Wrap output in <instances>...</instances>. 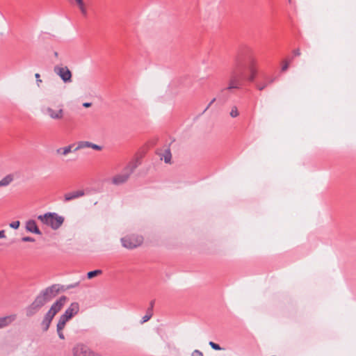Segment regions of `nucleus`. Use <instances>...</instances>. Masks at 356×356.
I'll use <instances>...</instances> for the list:
<instances>
[{"label": "nucleus", "mask_w": 356, "mask_h": 356, "mask_svg": "<svg viewBox=\"0 0 356 356\" xmlns=\"http://www.w3.org/2000/svg\"><path fill=\"white\" fill-rule=\"evenodd\" d=\"M257 71V60L251 51L238 53L234 58L227 86L221 90L220 95L240 89L244 79L252 82Z\"/></svg>", "instance_id": "nucleus-1"}, {"label": "nucleus", "mask_w": 356, "mask_h": 356, "mask_svg": "<svg viewBox=\"0 0 356 356\" xmlns=\"http://www.w3.org/2000/svg\"><path fill=\"white\" fill-rule=\"evenodd\" d=\"M67 300V297L63 296L51 305V308L45 314L44 319L41 323V326L43 331L48 330L54 317L65 305Z\"/></svg>", "instance_id": "nucleus-2"}, {"label": "nucleus", "mask_w": 356, "mask_h": 356, "mask_svg": "<svg viewBox=\"0 0 356 356\" xmlns=\"http://www.w3.org/2000/svg\"><path fill=\"white\" fill-rule=\"evenodd\" d=\"M38 219L54 230L58 229L64 222V218L56 213H46L44 215H40L38 216Z\"/></svg>", "instance_id": "nucleus-3"}, {"label": "nucleus", "mask_w": 356, "mask_h": 356, "mask_svg": "<svg viewBox=\"0 0 356 356\" xmlns=\"http://www.w3.org/2000/svg\"><path fill=\"white\" fill-rule=\"evenodd\" d=\"M136 167L137 165L135 163H129L122 173L116 175L112 178V183L115 185H120L125 183Z\"/></svg>", "instance_id": "nucleus-4"}, {"label": "nucleus", "mask_w": 356, "mask_h": 356, "mask_svg": "<svg viewBox=\"0 0 356 356\" xmlns=\"http://www.w3.org/2000/svg\"><path fill=\"white\" fill-rule=\"evenodd\" d=\"M123 247L133 249L140 246L143 242V238L139 235H129L121 238Z\"/></svg>", "instance_id": "nucleus-5"}, {"label": "nucleus", "mask_w": 356, "mask_h": 356, "mask_svg": "<svg viewBox=\"0 0 356 356\" xmlns=\"http://www.w3.org/2000/svg\"><path fill=\"white\" fill-rule=\"evenodd\" d=\"M47 302L44 296L40 293L35 298L31 305L26 309V315L31 316L35 314L41 307H42Z\"/></svg>", "instance_id": "nucleus-6"}, {"label": "nucleus", "mask_w": 356, "mask_h": 356, "mask_svg": "<svg viewBox=\"0 0 356 356\" xmlns=\"http://www.w3.org/2000/svg\"><path fill=\"white\" fill-rule=\"evenodd\" d=\"M54 73L58 75L64 83H71L72 74L67 66L57 65L54 67Z\"/></svg>", "instance_id": "nucleus-7"}, {"label": "nucleus", "mask_w": 356, "mask_h": 356, "mask_svg": "<svg viewBox=\"0 0 356 356\" xmlns=\"http://www.w3.org/2000/svg\"><path fill=\"white\" fill-rule=\"evenodd\" d=\"M73 356H100L94 353L88 346L83 343H77L72 348Z\"/></svg>", "instance_id": "nucleus-8"}, {"label": "nucleus", "mask_w": 356, "mask_h": 356, "mask_svg": "<svg viewBox=\"0 0 356 356\" xmlns=\"http://www.w3.org/2000/svg\"><path fill=\"white\" fill-rule=\"evenodd\" d=\"M79 311V305L78 302H72L65 310L63 314L60 316L59 321L66 324L74 316L78 314Z\"/></svg>", "instance_id": "nucleus-9"}, {"label": "nucleus", "mask_w": 356, "mask_h": 356, "mask_svg": "<svg viewBox=\"0 0 356 356\" xmlns=\"http://www.w3.org/2000/svg\"><path fill=\"white\" fill-rule=\"evenodd\" d=\"M60 290V286L58 284H54L42 291L41 293L46 298V300L49 302L58 295Z\"/></svg>", "instance_id": "nucleus-10"}, {"label": "nucleus", "mask_w": 356, "mask_h": 356, "mask_svg": "<svg viewBox=\"0 0 356 356\" xmlns=\"http://www.w3.org/2000/svg\"><path fill=\"white\" fill-rule=\"evenodd\" d=\"M46 113L53 120H61L64 116V111L62 106H58L57 109L47 107L45 109Z\"/></svg>", "instance_id": "nucleus-11"}, {"label": "nucleus", "mask_w": 356, "mask_h": 356, "mask_svg": "<svg viewBox=\"0 0 356 356\" xmlns=\"http://www.w3.org/2000/svg\"><path fill=\"white\" fill-rule=\"evenodd\" d=\"M85 195V193L83 190L74 191L69 193H67L64 195V201L70 202L79 197H83Z\"/></svg>", "instance_id": "nucleus-12"}, {"label": "nucleus", "mask_w": 356, "mask_h": 356, "mask_svg": "<svg viewBox=\"0 0 356 356\" xmlns=\"http://www.w3.org/2000/svg\"><path fill=\"white\" fill-rule=\"evenodd\" d=\"M92 148L95 150L100 151L102 149V146H99L98 145L94 144L89 141H80L77 144V147L75 148V151L84 149V148Z\"/></svg>", "instance_id": "nucleus-13"}, {"label": "nucleus", "mask_w": 356, "mask_h": 356, "mask_svg": "<svg viewBox=\"0 0 356 356\" xmlns=\"http://www.w3.org/2000/svg\"><path fill=\"white\" fill-rule=\"evenodd\" d=\"M71 4H76L82 16H88V8L83 0H67Z\"/></svg>", "instance_id": "nucleus-14"}, {"label": "nucleus", "mask_w": 356, "mask_h": 356, "mask_svg": "<svg viewBox=\"0 0 356 356\" xmlns=\"http://www.w3.org/2000/svg\"><path fill=\"white\" fill-rule=\"evenodd\" d=\"M26 230L29 232L41 235L42 232L38 229L36 222L34 220H29L26 222Z\"/></svg>", "instance_id": "nucleus-15"}, {"label": "nucleus", "mask_w": 356, "mask_h": 356, "mask_svg": "<svg viewBox=\"0 0 356 356\" xmlns=\"http://www.w3.org/2000/svg\"><path fill=\"white\" fill-rule=\"evenodd\" d=\"M16 319L15 314H11L3 317H0V329L10 325Z\"/></svg>", "instance_id": "nucleus-16"}, {"label": "nucleus", "mask_w": 356, "mask_h": 356, "mask_svg": "<svg viewBox=\"0 0 356 356\" xmlns=\"http://www.w3.org/2000/svg\"><path fill=\"white\" fill-rule=\"evenodd\" d=\"M154 300H152L149 303V307L147 309L146 314L142 318L141 323L148 321L153 316V307L154 305Z\"/></svg>", "instance_id": "nucleus-17"}, {"label": "nucleus", "mask_w": 356, "mask_h": 356, "mask_svg": "<svg viewBox=\"0 0 356 356\" xmlns=\"http://www.w3.org/2000/svg\"><path fill=\"white\" fill-rule=\"evenodd\" d=\"M13 181V176L8 175L0 181V187L8 186Z\"/></svg>", "instance_id": "nucleus-18"}, {"label": "nucleus", "mask_w": 356, "mask_h": 356, "mask_svg": "<svg viewBox=\"0 0 356 356\" xmlns=\"http://www.w3.org/2000/svg\"><path fill=\"white\" fill-rule=\"evenodd\" d=\"M72 146H73L72 145H70L64 147L58 148L56 150V152L58 154L66 156L67 154H68L69 153H70L72 152Z\"/></svg>", "instance_id": "nucleus-19"}, {"label": "nucleus", "mask_w": 356, "mask_h": 356, "mask_svg": "<svg viewBox=\"0 0 356 356\" xmlns=\"http://www.w3.org/2000/svg\"><path fill=\"white\" fill-rule=\"evenodd\" d=\"M65 323L58 321V324H57V332H58V337L60 339H65V336L63 332V330L65 328Z\"/></svg>", "instance_id": "nucleus-20"}, {"label": "nucleus", "mask_w": 356, "mask_h": 356, "mask_svg": "<svg viewBox=\"0 0 356 356\" xmlns=\"http://www.w3.org/2000/svg\"><path fill=\"white\" fill-rule=\"evenodd\" d=\"M102 273V270H95L93 271H90L87 274V277L88 279H92L96 276L100 275Z\"/></svg>", "instance_id": "nucleus-21"}, {"label": "nucleus", "mask_w": 356, "mask_h": 356, "mask_svg": "<svg viewBox=\"0 0 356 356\" xmlns=\"http://www.w3.org/2000/svg\"><path fill=\"white\" fill-rule=\"evenodd\" d=\"M230 116L232 118H236L239 115V112L238 111V108L236 106H234L232 107V109H231V111H230V113H229Z\"/></svg>", "instance_id": "nucleus-22"}, {"label": "nucleus", "mask_w": 356, "mask_h": 356, "mask_svg": "<svg viewBox=\"0 0 356 356\" xmlns=\"http://www.w3.org/2000/svg\"><path fill=\"white\" fill-rule=\"evenodd\" d=\"M171 157H172V155H171V153L169 150L166 151L164 154L163 155V158L164 159V161L167 163H170V160H171Z\"/></svg>", "instance_id": "nucleus-23"}, {"label": "nucleus", "mask_w": 356, "mask_h": 356, "mask_svg": "<svg viewBox=\"0 0 356 356\" xmlns=\"http://www.w3.org/2000/svg\"><path fill=\"white\" fill-rule=\"evenodd\" d=\"M268 86V83H266V81L264 82H261V83H258L257 84V88L259 90H263L266 86Z\"/></svg>", "instance_id": "nucleus-24"}, {"label": "nucleus", "mask_w": 356, "mask_h": 356, "mask_svg": "<svg viewBox=\"0 0 356 356\" xmlns=\"http://www.w3.org/2000/svg\"><path fill=\"white\" fill-rule=\"evenodd\" d=\"M290 62H291L290 60L289 61H288V60L283 61L282 66V72H285L287 70V69L289 68Z\"/></svg>", "instance_id": "nucleus-25"}, {"label": "nucleus", "mask_w": 356, "mask_h": 356, "mask_svg": "<svg viewBox=\"0 0 356 356\" xmlns=\"http://www.w3.org/2000/svg\"><path fill=\"white\" fill-rule=\"evenodd\" d=\"M209 345L214 350H220L222 349L221 347L218 344H217L213 341H210Z\"/></svg>", "instance_id": "nucleus-26"}, {"label": "nucleus", "mask_w": 356, "mask_h": 356, "mask_svg": "<svg viewBox=\"0 0 356 356\" xmlns=\"http://www.w3.org/2000/svg\"><path fill=\"white\" fill-rule=\"evenodd\" d=\"M19 225H20L19 221L17 220V221L12 222L10 224V227L16 229H18V227H19Z\"/></svg>", "instance_id": "nucleus-27"}, {"label": "nucleus", "mask_w": 356, "mask_h": 356, "mask_svg": "<svg viewBox=\"0 0 356 356\" xmlns=\"http://www.w3.org/2000/svg\"><path fill=\"white\" fill-rule=\"evenodd\" d=\"M22 241L24 242H34L35 239L30 236H24L22 238Z\"/></svg>", "instance_id": "nucleus-28"}, {"label": "nucleus", "mask_w": 356, "mask_h": 356, "mask_svg": "<svg viewBox=\"0 0 356 356\" xmlns=\"http://www.w3.org/2000/svg\"><path fill=\"white\" fill-rule=\"evenodd\" d=\"M35 77L36 79V83L38 86H40V84L42 83V80L40 79V75L38 73L35 74Z\"/></svg>", "instance_id": "nucleus-29"}, {"label": "nucleus", "mask_w": 356, "mask_h": 356, "mask_svg": "<svg viewBox=\"0 0 356 356\" xmlns=\"http://www.w3.org/2000/svg\"><path fill=\"white\" fill-rule=\"evenodd\" d=\"M275 80V77H268L266 79L265 81L266 82V83H268V85H269V84L273 83Z\"/></svg>", "instance_id": "nucleus-30"}, {"label": "nucleus", "mask_w": 356, "mask_h": 356, "mask_svg": "<svg viewBox=\"0 0 356 356\" xmlns=\"http://www.w3.org/2000/svg\"><path fill=\"white\" fill-rule=\"evenodd\" d=\"M192 356H203V354L201 351L195 350L193 352Z\"/></svg>", "instance_id": "nucleus-31"}, {"label": "nucleus", "mask_w": 356, "mask_h": 356, "mask_svg": "<svg viewBox=\"0 0 356 356\" xmlns=\"http://www.w3.org/2000/svg\"><path fill=\"white\" fill-rule=\"evenodd\" d=\"M293 54L295 56H298L300 55V51L299 49H295L293 51Z\"/></svg>", "instance_id": "nucleus-32"}, {"label": "nucleus", "mask_w": 356, "mask_h": 356, "mask_svg": "<svg viewBox=\"0 0 356 356\" xmlns=\"http://www.w3.org/2000/svg\"><path fill=\"white\" fill-rule=\"evenodd\" d=\"M6 238L5 231L1 230V231H0V238Z\"/></svg>", "instance_id": "nucleus-33"}, {"label": "nucleus", "mask_w": 356, "mask_h": 356, "mask_svg": "<svg viewBox=\"0 0 356 356\" xmlns=\"http://www.w3.org/2000/svg\"><path fill=\"white\" fill-rule=\"evenodd\" d=\"M92 105L91 103H89V102H86V103H83V106L86 108H88V107H90Z\"/></svg>", "instance_id": "nucleus-34"}, {"label": "nucleus", "mask_w": 356, "mask_h": 356, "mask_svg": "<svg viewBox=\"0 0 356 356\" xmlns=\"http://www.w3.org/2000/svg\"><path fill=\"white\" fill-rule=\"evenodd\" d=\"M215 101H216V99H215V98H213V99L211 101V102L209 103V106H207V108H209V106H211V104H212Z\"/></svg>", "instance_id": "nucleus-35"}]
</instances>
